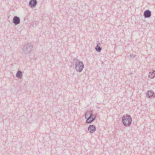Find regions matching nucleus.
I'll return each instance as SVG.
<instances>
[{"mask_svg":"<svg viewBox=\"0 0 155 155\" xmlns=\"http://www.w3.org/2000/svg\"><path fill=\"white\" fill-rule=\"evenodd\" d=\"M122 121L123 124L125 126H130L132 122V118L130 115L126 114L123 116Z\"/></svg>","mask_w":155,"mask_h":155,"instance_id":"nucleus-1","label":"nucleus"},{"mask_svg":"<svg viewBox=\"0 0 155 155\" xmlns=\"http://www.w3.org/2000/svg\"><path fill=\"white\" fill-rule=\"evenodd\" d=\"M33 48L32 44L28 43L25 44L22 49L23 52L25 54H30L32 51Z\"/></svg>","mask_w":155,"mask_h":155,"instance_id":"nucleus-2","label":"nucleus"},{"mask_svg":"<svg viewBox=\"0 0 155 155\" xmlns=\"http://www.w3.org/2000/svg\"><path fill=\"white\" fill-rule=\"evenodd\" d=\"M84 68V64L82 62L78 60H76L75 63V68L77 71L81 72Z\"/></svg>","mask_w":155,"mask_h":155,"instance_id":"nucleus-3","label":"nucleus"},{"mask_svg":"<svg viewBox=\"0 0 155 155\" xmlns=\"http://www.w3.org/2000/svg\"><path fill=\"white\" fill-rule=\"evenodd\" d=\"M146 97L151 99L155 97V94L153 91L152 90L148 91L146 94Z\"/></svg>","mask_w":155,"mask_h":155,"instance_id":"nucleus-4","label":"nucleus"},{"mask_svg":"<svg viewBox=\"0 0 155 155\" xmlns=\"http://www.w3.org/2000/svg\"><path fill=\"white\" fill-rule=\"evenodd\" d=\"M93 116L94 115L93 114H91L90 116L87 117H85V119L87 120L86 121V123L90 124L94 121V119L93 118Z\"/></svg>","mask_w":155,"mask_h":155,"instance_id":"nucleus-5","label":"nucleus"},{"mask_svg":"<svg viewBox=\"0 0 155 155\" xmlns=\"http://www.w3.org/2000/svg\"><path fill=\"white\" fill-rule=\"evenodd\" d=\"M20 22V19L19 17L17 16H15L13 18V22L15 25L19 24Z\"/></svg>","mask_w":155,"mask_h":155,"instance_id":"nucleus-6","label":"nucleus"},{"mask_svg":"<svg viewBox=\"0 0 155 155\" xmlns=\"http://www.w3.org/2000/svg\"><path fill=\"white\" fill-rule=\"evenodd\" d=\"M88 130L90 133H94L96 130V127L94 125H90L88 127Z\"/></svg>","mask_w":155,"mask_h":155,"instance_id":"nucleus-7","label":"nucleus"},{"mask_svg":"<svg viewBox=\"0 0 155 155\" xmlns=\"http://www.w3.org/2000/svg\"><path fill=\"white\" fill-rule=\"evenodd\" d=\"M36 0H31L29 2V5L31 8L35 7L37 4Z\"/></svg>","mask_w":155,"mask_h":155,"instance_id":"nucleus-8","label":"nucleus"},{"mask_svg":"<svg viewBox=\"0 0 155 155\" xmlns=\"http://www.w3.org/2000/svg\"><path fill=\"white\" fill-rule=\"evenodd\" d=\"M151 15V12L149 10H145L143 13V16L146 18H149Z\"/></svg>","mask_w":155,"mask_h":155,"instance_id":"nucleus-9","label":"nucleus"},{"mask_svg":"<svg viewBox=\"0 0 155 155\" xmlns=\"http://www.w3.org/2000/svg\"><path fill=\"white\" fill-rule=\"evenodd\" d=\"M149 78L151 79H153L155 77V71L153 70L152 72H150L149 75Z\"/></svg>","mask_w":155,"mask_h":155,"instance_id":"nucleus-10","label":"nucleus"},{"mask_svg":"<svg viewBox=\"0 0 155 155\" xmlns=\"http://www.w3.org/2000/svg\"><path fill=\"white\" fill-rule=\"evenodd\" d=\"M22 72L20 70L18 71L16 73V76L18 79H21L22 78Z\"/></svg>","mask_w":155,"mask_h":155,"instance_id":"nucleus-11","label":"nucleus"},{"mask_svg":"<svg viewBox=\"0 0 155 155\" xmlns=\"http://www.w3.org/2000/svg\"><path fill=\"white\" fill-rule=\"evenodd\" d=\"M101 45L100 43H98L95 48L96 51L97 52H100L102 49L98 45Z\"/></svg>","mask_w":155,"mask_h":155,"instance_id":"nucleus-12","label":"nucleus"},{"mask_svg":"<svg viewBox=\"0 0 155 155\" xmlns=\"http://www.w3.org/2000/svg\"><path fill=\"white\" fill-rule=\"evenodd\" d=\"M91 114H93L92 111V110L87 111L85 114V117H88Z\"/></svg>","mask_w":155,"mask_h":155,"instance_id":"nucleus-13","label":"nucleus"},{"mask_svg":"<svg viewBox=\"0 0 155 155\" xmlns=\"http://www.w3.org/2000/svg\"><path fill=\"white\" fill-rule=\"evenodd\" d=\"M38 24V22L36 21H34L31 23V25L34 26L35 25H36Z\"/></svg>","mask_w":155,"mask_h":155,"instance_id":"nucleus-14","label":"nucleus"},{"mask_svg":"<svg viewBox=\"0 0 155 155\" xmlns=\"http://www.w3.org/2000/svg\"><path fill=\"white\" fill-rule=\"evenodd\" d=\"M130 58H133L134 57V55L133 54H130Z\"/></svg>","mask_w":155,"mask_h":155,"instance_id":"nucleus-15","label":"nucleus"},{"mask_svg":"<svg viewBox=\"0 0 155 155\" xmlns=\"http://www.w3.org/2000/svg\"><path fill=\"white\" fill-rule=\"evenodd\" d=\"M97 116V115H94V116L93 117V119L94 118V120H95Z\"/></svg>","mask_w":155,"mask_h":155,"instance_id":"nucleus-16","label":"nucleus"}]
</instances>
